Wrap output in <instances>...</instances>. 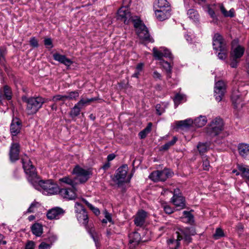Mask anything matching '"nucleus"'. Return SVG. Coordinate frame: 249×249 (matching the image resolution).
I'll return each instance as SVG.
<instances>
[{
    "label": "nucleus",
    "mask_w": 249,
    "mask_h": 249,
    "mask_svg": "<svg viewBox=\"0 0 249 249\" xmlns=\"http://www.w3.org/2000/svg\"><path fill=\"white\" fill-rule=\"evenodd\" d=\"M74 207L76 216L78 221L87 228L89 222V218L87 212L83 206L78 202L75 203Z\"/></svg>",
    "instance_id": "423d86ee"
},
{
    "label": "nucleus",
    "mask_w": 249,
    "mask_h": 249,
    "mask_svg": "<svg viewBox=\"0 0 249 249\" xmlns=\"http://www.w3.org/2000/svg\"><path fill=\"white\" fill-rule=\"evenodd\" d=\"M178 233L179 234L180 236H182V239H184L187 243H189L191 242L192 238L190 235L186 233L181 230L180 231V232H178Z\"/></svg>",
    "instance_id": "09e8293b"
},
{
    "label": "nucleus",
    "mask_w": 249,
    "mask_h": 249,
    "mask_svg": "<svg viewBox=\"0 0 249 249\" xmlns=\"http://www.w3.org/2000/svg\"><path fill=\"white\" fill-rule=\"evenodd\" d=\"M35 244L32 241H28L25 245V249H34Z\"/></svg>",
    "instance_id": "5fc2aeb1"
},
{
    "label": "nucleus",
    "mask_w": 249,
    "mask_h": 249,
    "mask_svg": "<svg viewBox=\"0 0 249 249\" xmlns=\"http://www.w3.org/2000/svg\"><path fill=\"white\" fill-rule=\"evenodd\" d=\"M187 14L188 18L194 22H197L199 21V15L197 11L194 9H190L188 10Z\"/></svg>",
    "instance_id": "c85d7f7f"
},
{
    "label": "nucleus",
    "mask_w": 249,
    "mask_h": 249,
    "mask_svg": "<svg viewBox=\"0 0 249 249\" xmlns=\"http://www.w3.org/2000/svg\"><path fill=\"white\" fill-rule=\"evenodd\" d=\"M128 171L127 165H123L120 167L116 171L115 175V181L118 184H120L124 182Z\"/></svg>",
    "instance_id": "ddd939ff"
},
{
    "label": "nucleus",
    "mask_w": 249,
    "mask_h": 249,
    "mask_svg": "<svg viewBox=\"0 0 249 249\" xmlns=\"http://www.w3.org/2000/svg\"><path fill=\"white\" fill-rule=\"evenodd\" d=\"M153 78L156 79H159L160 80L161 79V74L159 73L157 71H154L153 73Z\"/></svg>",
    "instance_id": "052dcab7"
},
{
    "label": "nucleus",
    "mask_w": 249,
    "mask_h": 249,
    "mask_svg": "<svg viewBox=\"0 0 249 249\" xmlns=\"http://www.w3.org/2000/svg\"><path fill=\"white\" fill-rule=\"evenodd\" d=\"M5 51L4 49L0 48V63L1 64H4Z\"/></svg>",
    "instance_id": "4d7b16f0"
},
{
    "label": "nucleus",
    "mask_w": 249,
    "mask_h": 249,
    "mask_svg": "<svg viewBox=\"0 0 249 249\" xmlns=\"http://www.w3.org/2000/svg\"><path fill=\"white\" fill-rule=\"evenodd\" d=\"M162 207L166 213L171 214L174 212L173 208L165 203L162 204Z\"/></svg>",
    "instance_id": "3c124183"
},
{
    "label": "nucleus",
    "mask_w": 249,
    "mask_h": 249,
    "mask_svg": "<svg viewBox=\"0 0 249 249\" xmlns=\"http://www.w3.org/2000/svg\"><path fill=\"white\" fill-rule=\"evenodd\" d=\"M53 58L55 60L65 65L67 67H69L73 63L71 59L67 58L65 55L58 53H54Z\"/></svg>",
    "instance_id": "4be33fe9"
},
{
    "label": "nucleus",
    "mask_w": 249,
    "mask_h": 249,
    "mask_svg": "<svg viewBox=\"0 0 249 249\" xmlns=\"http://www.w3.org/2000/svg\"><path fill=\"white\" fill-rule=\"evenodd\" d=\"M51 245L49 244L42 242L38 246V249H50Z\"/></svg>",
    "instance_id": "6e6d98bb"
},
{
    "label": "nucleus",
    "mask_w": 249,
    "mask_h": 249,
    "mask_svg": "<svg viewBox=\"0 0 249 249\" xmlns=\"http://www.w3.org/2000/svg\"><path fill=\"white\" fill-rule=\"evenodd\" d=\"M147 216V213L143 210L139 211L134 219V223L137 226L142 227L143 225L145 218Z\"/></svg>",
    "instance_id": "412c9836"
},
{
    "label": "nucleus",
    "mask_w": 249,
    "mask_h": 249,
    "mask_svg": "<svg viewBox=\"0 0 249 249\" xmlns=\"http://www.w3.org/2000/svg\"><path fill=\"white\" fill-rule=\"evenodd\" d=\"M44 44L46 46H49L51 48L53 47L52 39L50 38L44 39Z\"/></svg>",
    "instance_id": "bf43d9fd"
},
{
    "label": "nucleus",
    "mask_w": 249,
    "mask_h": 249,
    "mask_svg": "<svg viewBox=\"0 0 249 249\" xmlns=\"http://www.w3.org/2000/svg\"><path fill=\"white\" fill-rule=\"evenodd\" d=\"M177 234V239L170 238L167 240V244L169 249H178L180 245V241L182 239V236H180L178 231L176 232Z\"/></svg>",
    "instance_id": "5701e85b"
},
{
    "label": "nucleus",
    "mask_w": 249,
    "mask_h": 249,
    "mask_svg": "<svg viewBox=\"0 0 249 249\" xmlns=\"http://www.w3.org/2000/svg\"><path fill=\"white\" fill-rule=\"evenodd\" d=\"M83 201L87 205V206L90 208V207H92V205L90 204L87 200H86L85 199H83Z\"/></svg>",
    "instance_id": "774afa93"
},
{
    "label": "nucleus",
    "mask_w": 249,
    "mask_h": 249,
    "mask_svg": "<svg viewBox=\"0 0 249 249\" xmlns=\"http://www.w3.org/2000/svg\"><path fill=\"white\" fill-rule=\"evenodd\" d=\"M59 181L63 183L69 185L71 188H75L77 183L75 180L70 178L69 176H66L59 179Z\"/></svg>",
    "instance_id": "2f4dec72"
},
{
    "label": "nucleus",
    "mask_w": 249,
    "mask_h": 249,
    "mask_svg": "<svg viewBox=\"0 0 249 249\" xmlns=\"http://www.w3.org/2000/svg\"><path fill=\"white\" fill-rule=\"evenodd\" d=\"M178 138L176 137H174L173 139L171 141L167 142L162 145V149L164 150H168L171 146L175 144Z\"/></svg>",
    "instance_id": "79ce46f5"
},
{
    "label": "nucleus",
    "mask_w": 249,
    "mask_h": 249,
    "mask_svg": "<svg viewBox=\"0 0 249 249\" xmlns=\"http://www.w3.org/2000/svg\"><path fill=\"white\" fill-rule=\"evenodd\" d=\"M22 163L24 172L27 176L28 180L33 185L35 183H37L43 190L44 194L52 195L58 193L59 188L57 185L54 183L52 181L49 180L44 181L39 180L36 171L35 167L28 157L26 156L22 159Z\"/></svg>",
    "instance_id": "f257e3e1"
},
{
    "label": "nucleus",
    "mask_w": 249,
    "mask_h": 249,
    "mask_svg": "<svg viewBox=\"0 0 249 249\" xmlns=\"http://www.w3.org/2000/svg\"><path fill=\"white\" fill-rule=\"evenodd\" d=\"M132 19L136 33L139 38L145 41L153 42L154 39L151 37L148 29L140 19L136 17Z\"/></svg>",
    "instance_id": "20e7f679"
},
{
    "label": "nucleus",
    "mask_w": 249,
    "mask_h": 249,
    "mask_svg": "<svg viewBox=\"0 0 249 249\" xmlns=\"http://www.w3.org/2000/svg\"><path fill=\"white\" fill-rule=\"evenodd\" d=\"M193 121L191 119H186L183 121H180L177 122V125L178 127H187L193 123Z\"/></svg>",
    "instance_id": "58836bf2"
},
{
    "label": "nucleus",
    "mask_w": 249,
    "mask_h": 249,
    "mask_svg": "<svg viewBox=\"0 0 249 249\" xmlns=\"http://www.w3.org/2000/svg\"><path fill=\"white\" fill-rule=\"evenodd\" d=\"M184 97V96L183 95L179 93L175 95L174 98V102L176 107H177V106H178V104H180L181 101L183 99Z\"/></svg>",
    "instance_id": "de8ad7c7"
},
{
    "label": "nucleus",
    "mask_w": 249,
    "mask_h": 249,
    "mask_svg": "<svg viewBox=\"0 0 249 249\" xmlns=\"http://www.w3.org/2000/svg\"><path fill=\"white\" fill-rule=\"evenodd\" d=\"M65 213V211L60 207H54L49 210L47 213V217L49 219H58Z\"/></svg>",
    "instance_id": "4468645a"
},
{
    "label": "nucleus",
    "mask_w": 249,
    "mask_h": 249,
    "mask_svg": "<svg viewBox=\"0 0 249 249\" xmlns=\"http://www.w3.org/2000/svg\"><path fill=\"white\" fill-rule=\"evenodd\" d=\"M244 53V49L241 46H238L231 53L230 65L232 68H236L240 59Z\"/></svg>",
    "instance_id": "1a4fd4ad"
},
{
    "label": "nucleus",
    "mask_w": 249,
    "mask_h": 249,
    "mask_svg": "<svg viewBox=\"0 0 249 249\" xmlns=\"http://www.w3.org/2000/svg\"><path fill=\"white\" fill-rule=\"evenodd\" d=\"M141 240L140 233L133 232L129 234V247L130 249H135Z\"/></svg>",
    "instance_id": "dca6fc26"
},
{
    "label": "nucleus",
    "mask_w": 249,
    "mask_h": 249,
    "mask_svg": "<svg viewBox=\"0 0 249 249\" xmlns=\"http://www.w3.org/2000/svg\"><path fill=\"white\" fill-rule=\"evenodd\" d=\"M105 216L106 217V219L108 220V221L111 222L112 221L111 219V214L108 213L106 211L105 212Z\"/></svg>",
    "instance_id": "0e129e2a"
},
{
    "label": "nucleus",
    "mask_w": 249,
    "mask_h": 249,
    "mask_svg": "<svg viewBox=\"0 0 249 249\" xmlns=\"http://www.w3.org/2000/svg\"><path fill=\"white\" fill-rule=\"evenodd\" d=\"M58 192L62 197L68 200L74 199L76 197L75 188L59 189Z\"/></svg>",
    "instance_id": "2eb2a0df"
},
{
    "label": "nucleus",
    "mask_w": 249,
    "mask_h": 249,
    "mask_svg": "<svg viewBox=\"0 0 249 249\" xmlns=\"http://www.w3.org/2000/svg\"><path fill=\"white\" fill-rule=\"evenodd\" d=\"M207 12L210 17L212 18L211 23L213 24H218L219 22L218 17V15L216 14L214 10L210 7H208Z\"/></svg>",
    "instance_id": "7c9ffc66"
},
{
    "label": "nucleus",
    "mask_w": 249,
    "mask_h": 249,
    "mask_svg": "<svg viewBox=\"0 0 249 249\" xmlns=\"http://www.w3.org/2000/svg\"><path fill=\"white\" fill-rule=\"evenodd\" d=\"M32 233L36 236L40 237L43 233V228L41 224L35 223L31 227Z\"/></svg>",
    "instance_id": "cd10ccee"
},
{
    "label": "nucleus",
    "mask_w": 249,
    "mask_h": 249,
    "mask_svg": "<svg viewBox=\"0 0 249 249\" xmlns=\"http://www.w3.org/2000/svg\"><path fill=\"white\" fill-rule=\"evenodd\" d=\"M222 14L225 17L232 18L234 17V11L233 9H231L229 11L226 10L222 3H219L217 4Z\"/></svg>",
    "instance_id": "c756f323"
},
{
    "label": "nucleus",
    "mask_w": 249,
    "mask_h": 249,
    "mask_svg": "<svg viewBox=\"0 0 249 249\" xmlns=\"http://www.w3.org/2000/svg\"><path fill=\"white\" fill-rule=\"evenodd\" d=\"M237 167L238 170L241 172V176L249 180V166L238 164Z\"/></svg>",
    "instance_id": "bb28decb"
},
{
    "label": "nucleus",
    "mask_w": 249,
    "mask_h": 249,
    "mask_svg": "<svg viewBox=\"0 0 249 249\" xmlns=\"http://www.w3.org/2000/svg\"><path fill=\"white\" fill-rule=\"evenodd\" d=\"M21 126V122L18 118L13 119L10 126V132L12 135H17L20 131Z\"/></svg>",
    "instance_id": "a211bd4d"
},
{
    "label": "nucleus",
    "mask_w": 249,
    "mask_h": 249,
    "mask_svg": "<svg viewBox=\"0 0 249 249\" xmlns=\"http://www.w3.org/2000/svg\"><path fill=\"white\" fill-rule=\"evenodd\" d=\"M239 155L244 159L249 160V144L245 143H239L238 145Z\"/></svg>",
    "instance_id": "aec40b11"
},
{
    "label": "nucleus",
    "mask_w": 249,
    "mask_h": 249,
    "mask_svg": "<svg viewBox=\"0 0 249 249\" xmlns=\"http://www.w3.org/2000/svg\"><path fill=\"white\" fill-rule=\"evenodd\" d=\"M231 99L234 107L236 108L242 107V99L238 91H233L232 93Z\"/></svg>",
    "instance_id": "a878e982"
},
{
    "label": "nucleus",
    "mask_w": 249,
    "mask_h": 249,
    "mask_svg": "<svg viewBox=\"0 0 249 249\" xmlns=\"http://www.w3.org/2000/svg\"><path fill=\"white\" fill-rule=\"evenodd\" d=\"M40 206L38 202L34 201L31 203L29 208L27 209L26 212L27 213H33L35 211V210Z\"/></svg>",
    "instance_id": "37998d69"
},
{
    "label": "nucleus",
    "mask_w": 249,
    "mask_h": 249,
    "mask_svg": "<svg viewBox=\"0 0 249 249\" xmlns=\"http://www.w3.org/2000/svg\"><path fill=\"white\" fill-rule=\"evenodd\" d=\"M169 9H160L155 10V15L157 18L162 21L168 18L170 16Z\"/></svg>",
    "instance_id": "b1692460"
},
{
    "label": "nucleus",
    "mask_w": 249,
    "mask_h": 249,
    "mask_svg": "<svg viewBox=\"0 0 249 249\" xmlns=\"http://www.w3.org/2000/svg\"><path fill=\"white\" fill-rule=\"evenodd\" d=\"M223 236H224L223 231L220 228H217L213 234V238L217 240Z\"/></svg>",
    "instance_id": "49530a36"
},
{
    "label": "nucleus",
    "mask_w": 249,
    "mask_h": 249,
    "mask_svg": "<svg viewBox=\"0 0 249 249\" xmlns=\"http://www.w3.org/2000/svg\"><path fill=\"white\" fill-rule=\"evenodd\" d=\"M81 108H82L79 105H77L76 103L71 108L70 115L71 117H75L78 116L80 113Z\"/></svg>",
    "instance_id": "4c0bfd02"
},
{
    "label": "nucleus",
    "mask_w": 249,
    "mask_h": 249,
    "mask_svg": "<svg viewBox=\"0 0 249 249\" xmlns=\"http://www.w3.org/2000/svg\"><path fill=\"white\" fill-rule=\"evenodd\" d=\"M143 66H144L143 63H139L137 65L136 68V71L140 72L142 70Z\"/></svg>",
    "instance_id": "e2e57ef3"
},
{
    "label": "nucleus",
    "mask_w": 249,
    "mask_h": 249,
    "mask_svg": "<svg viewBox=\"0 0 249 249\" xmlns=\"http://www.w3.org/2000/svg\"><path fill=\"white\" fill-rule=\"evenodd\" d=\"M197 149L200 154H203L207 151L208 146L206 143H199L197 145Z\"/></svg>",
    "instance_id": "a18cd8bd"
},
{
    "label": "nucleus",
    "mask_w": 249,
    "mask_h": 249,
    "mask_svg": "<svg viewBox=\"0 0 249 249\" xmlns=\"http://www.w3.org/2000/svg\"><path fill=\"white\" fill-rule=\"evenodd\" d=\"M165 107L166 105L164 103L157 104L156 106L157 113L159 115H161L165 111Z\"/></svg>",
    "instance_id": "a19ab883"
},
{
    "label": "nucleus",
    "mask_w": 249,
    "mask_h": 249,
    "mask_svg": "<svg viewBox=\"0 0 249 249\" xmlns=\"http://www.w3.org/2000/svg\"><path fill=\"white\" fill-rule=\"evenodd\" d=\"M97 99L96 98H91L87 99L81 98L79 101L78 103H77V105H79L82 108L83 107L89 104L90 103L97 100Z\"/></svg>",
    "instance_id": "e433bc0d"
},
{
    "label": "nucleus",
    "mask_w": 249,
    "mask_h": 249,
    "mask_svg": "<svg viewBox=\"0 0 249 249\" xmlns=\"http://www.w3.org/2000/svg\"><path fill=\"white\" fill-rule=\"evenodd\" d=\"M153 56L157 60H160V64L165 70L167 78H170L172 72V66L167 61H165L163 57L168 58L172 60L174 57L170 51L164 47H161L159 49L156 47L153 49Z\"/></svg>",
    "instance_id": "f03ea898"
},
{
    "label": "nucleus",
    "mask_w": 249,
    "mask_h": 249,
    "mask_svg": "<svg viewBox=\"0 0 249 249\" xmlns=\"http://www.w3.org/2000/svg\"><path fill=\"white\" fill-rule=\"evenodd\" d=\"M157 6L160 9L168 7L169 5L167 0H157Z\"/></svg>",
    "instance_id": "c03bdc74"
},
{
    "label": "nucleus",
    "mask_w": 249,
    "mask_h": 249,
    "mask_svg": "<svg viewBox=\"0 0 249 249\" xmlns=\"http://www.w3.org/2000/svg\"><path fill=\"white\" fill-rule=\"evenodd\" d=\"M217 51H219L217 54V56L219 59L224 60L227 58L228 55L227 47L222 48V49H220Z\"/></svg>",
    "instance_id": "ea45409f"
},
{
    "label": "nucleus",
    "mask_w": 249,
    "mask_h": 249,
    "mask_svg": "<svg viewBox=\"0 0 249 249\" xmlns=\"http://www.w3.org/2000/svg\"><path fill=\"white\" fill-rule=\"evenodd\" d=\"M115 156L114 154H110L107 156V159L108 161H111V160H113L115 158Z\"/></svg>",
    "instance_id": "338daca9"
},
{
    "label": "nucleus",
    "mask_w": 249,
    "mask_h": 249,
    "mask_svg": "<svg viewBox=\"0 0 249 249\" xmlns=\"http://www.w3.org/2000/svg\"><path fill=\"white\" fill-rule=\"evenodd\" d=\"M224 123L222 119L216 117L211 122L207 127V133L211 137L219 134L223 130Z\"/></svg>",
    "instance_id": "39448f33"
},
{
    "label": "nucleus",
    "mask_w": 249,
    "mask_h": 249,
    "mask_svg": "<svg viewBox=\"0 0 249 249\" xmlns=\"http://www.w3.org/2000/svg\"><path fill=\"white\" fill-rule=\"evenodd\" d=\"M226 92V85L223 81L215 82L214 88V96L215 100L220 102L222 100Z\"/></svg>",
    "instance_id": "f8f14e48"
},
{
    "label": "nucleus",
    "mask_w": 249,
    "mask_h": 249,
    "mask_svg": "<svg viewBox=\"0 0 249 249\" xmlns=\"http://www.w3.org/2000/svg\"><path fill=\"white\" fill-rule=\"evenodd\" d=\"M6 244V241L4 240V236L0 234V245H5Z\"/></svg>",
    "instance_id": "69168bd1"
},
{
    "label": "nucleus",
    "mask_w": 249,
    "mask_h": 249,
    "mask_svg": "<svg viewBox=\"0 0 249 249\" xmlns=\"http://www.w3.org/2000/svg\"><path fill=\"white\" fill-rule=\"evenodd\" d=\"M96 215H98L100 213V212L98 208L94 207L93 205L92 207L89 208Z\"/></svg>",
    "instance_id": "680f3d73"
},
{
    "label": "nucleus",
    "mask_w": 249,
    "mask_h": 249,
    "mask_svg": "<svg viewBox=\"0 0 249 249\" xmlns=\"http://www.w3.org/2000/svg\"><path fill=\"white\" fill-rule=\"evenodd\" d=\"M72 174L76 175V179L78 180L80 183H83L89 179L91 172L76 165L73 169Z\"/></svg>",
    "instance_id": "6e6552de"
},
{
    "label": "nucleus",
    "mask_w": 249,
    "mask_h": 249,
    "mask_svg": "<svg viewBox=\"0 0 249 249\" xmlns=\"http://www.w3.org/2000/svg\"><path fill=\"white\" fill-rule=\"evenodd\" d=\"M79 96V91L78 90L69 92L65 94L66 100H76Z\"/></svg>",
    "instance_id": "f704fd0d"
},
{
    "label": "nucleus",
    "mask_w": 249,
    "mask_h": 249,
    "mask_svg": "<svg viewBox=\"0 0 249 249\" xmlns=\"http://www.w3.org/2000/svg\"><path fill=\"white\" fill-rule=\"evenodd\" d=\"M30 45L33 47H37L38 46V41L35 37H32L30 40Z\"/></svg>",
    "instance_id": "13d9d810"
},
{
    "label": "nucleus",
    "mask_w": 249,
    "mask_h": 249,
    "mask_svg": "<svg viewBox=\"0 0 249 249\" xmlns=\"http://www.w3.org/2000/svg\"><path fill=\"white\" fill-rule=\"evenodd\" d=\"M173 173L168 169L163 170H157L153 172L149 176V178L154 182L164 181L167 178L171 177Z\"/></svg>",
    "instance_id": "0eeeda50"
},
{
    "label": "nucleus",
    "mask_w": 249,
    "mask_h": 249,
    "mask_svg": "<svg viewBox=\"0 0 249 249\" xmlns=\"http://www.w3.org/2000/svg\"><path fill=\"white\" fill-rule=\"evenodd\" d=\"M203 168L204 170L208 171L210 167L209 161L206 158H204L203 160Z\"/></svg>",
    "instance_id": "864d4df0"
},
{
    "label": "nucleus",
    "mask_w": 249,
    "mask_h": 249,
    "mask_svg": "<svg viewBox=\"0 0 249 249\" xmlns=\"http://www.w3.org/2000/svg\"><path fill=\"white\" fill-rule=\"evenodd\" d=\"M22 100L27 104L26 110L28 115L36 114L46 102L45 98L40 96L30 98L24 97Z\"/></svg>",
    "instance_id": "7ed1b4c3"
},
{
    "label": "nucleus",
    "mask_w": 249,
    "mask_h": 249,
    "mask_svg": "<svg viewBox=\"0 0 249 249\" xmlns=\"http://www.w3.org/2000/svg\"><path fill=\"white\" fill-rule=\"evenodd\" d=\"M181 231L190 235V236L195 235L196 234V230L193 227L185 228L184 229L182 230Z\"/></svg>",
    "instance_id": "8fccbe9b"
},
{
    "label": "nucleus",
    "mask_w": 249,
    "mask_h": 249,
    "mask_svg": "<svg viewBox=\"0 0 249 249\" xmlns=\"http://www.w3.org/2000/svg\"><path fill=\"white\" fill-rule=\"evenodd\" d=\"M207 122V120L205 116H200L195 119L193 123L195 126L198 127H201L205 125Z\"/></svg>",
    "instance_id": "473e14b6"
},
{
    "label": "nucleus",
    "mask_w": 249,
    "mask_h": 249,
    "mask_svg": "<svg viewBox=\"0 0 249 249\" xmlns=\"http://www.w3.org/2000/svg\"><path fill=\"white\" fill-rule=\"evenodd\" d=\"M178 189L174 190L171 202L176 206L177 210H180L185 208L186 204L185 198L181 194H178Z\"/></svg>",
    "instance_id": "9d476101"
},
{
    "label": "nucleus",
    "mask_w": 249,
    "mask_h": 249,
    "mask_svg": "<svg viewBox=\"0 0 249 249\" xmlns=\"http://www.w3.org/2000/svg\"><path fill=\"white\" fill-rule=\"evenodd\" d=\"M12 98V92L10 89L7 86H5L3 90L0 89V103H2L3 99L6 98L9 100Z\"/></svg>",
    "instance_id": "393cba45"
},
{
    "label": "nucleus",
    "mask_w": 249,
    "mask_h": 249,
    "mask_svg": "<svg viewBox=\"0 0 249 249\" xmlns=\"http://www.w3.org/2000/svg\"><path fill=\"white\" fill-rule=\"evenodd\" d=\"M152 126V124L149 123L147 126L139 133V137L141 139H144L146 137L147 135L151 131Z\"/></svg>",
    "instance_id": "c9c22d12"
},
{
    "label": "nucleus",
    "mask_w": 249,
    "mask_h": 249,
    "mask_svg": "<svg viewBox=\"0 0 249 249\" xmlns=\"http://www.w3.org/2000/svg\"><path fill=\"white\" fill-rule=\"evenodd\" d=\"M137 17H131L130 13L126 7H122L118 11L117 18L118 20L123 21L125 24H128L132 22V18Z\"/></svg>",
    "instance_id": "9b49d317"
},
{
    "label": "nucleus",
    "mask_w": 249,
    "mask_h": 249,
    "mask_svg": "<svg viewBox=\"0 0 249 249\" xmlns=\"http://www.w3.org/2000/svg\"><path fill=\"white\" fill-rule=\"evenodd\" d=\"M52 100L53 102H57L58 101H65L66 100L65 99V95L58 94L55 95L53 97Z\"/></svg>",
    "instance_id": "603ef678"
},
{
    "label": "nucleus",
    "mask_w": 249,
    "mask_h": 249,
    "mask_svg": "<svg viewBox=\"0 0 249 249\" xmlns=\"http://www.w3.org/2000/svg\"><path fill=\"white\" fill-rule=\"evenodd\" d=\"M213 49L215 51L226 47L222 36L218 33L214 34L213 37Z\"/></svg>",
    "instance_id": "f3484780"
},
{
    "label": "nucleus",
    "mask_w": 249,
    "mask_h": 249,
    "mask_svg": "<svg viewBox=\"0 0 249 249\" xmlns=\"http://www.w3.org/2000/svg\"><path fill=\"white\" fill-rule=\"evenodd\" d=\"M19 153V144L18 143H13L10 150V159L14 162L18 160Z\"/></svg>",
    "instance_id": "6ab92c4d"
},
{
    "label": "nucleus",
    "mask_w": 249,
    "mask_h": 249,
    "mask_svg": "<svg viewBox=\"0 0 249 249\" xmlns=\"http://www.w3.org/2000/svg\"><path fill=\"white\" fill-rule=\"evenodd\" d=\"M184 217L182 218L184 220V221L186 223L192 225L194 222V218L193 215L190 212L184 211L183 212Z\"/></svg>",
    "instance_id": "72a5a7b5"
}]
</instances>
